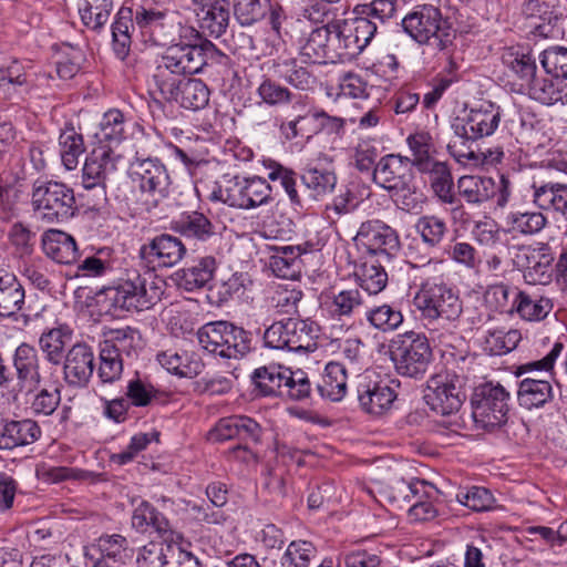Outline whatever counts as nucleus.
Instances as JSON below:
<instances>
[{"label":"nucleus","instance_id":"obj_1","mask_svg":"<svg viewBox=\"0 0 567 567\" xmlns=\"http://www.w3.org/2000/svg\"><path fill=\"white\" fill-rule=\"evenodd\" d=\"M224 58L214 43H205L204 48L168 47L152 74L151 94L186 110H202L209 102L210 91L202 80L186 75L198 73Z\"/></svg>","mask_w":567,"mask_h":567},{"label":"nucleus","instance_id":"obj_2","mask_svg":"<svg viewBox=\"0 0 567 567\" xmlns=\"http://www.w3.org/2000/svg\"><path fill=\"white\" fill-rule=\"evenodd\" d=\"M373 182L389 192L394 203L403 210L411 212L419 206L414 174L410 158L399 154H389L380 158L372 173Z\"/></svg>","mask_w":567,"mask_h":567},{"label":"nucleus","instance_id":"obj_3","mask_svg":"<svg viewBox=\"0 0 567 567\" xmlns=\"http://www.w3.org/2000/svg\"><path fill=\"white\" fill-rule=\"evenodd\" d=\"M402 28L419 44L431 45L440 52L447 51L455 40V30L432 4L415 7L402 19Z\"/></svg>","mask_w":567,"mask_h":567},{"label":"nucleus","instance_id":"obj_4","mask_svg":"<svg viewBox=\"0 0 567 567\" xmlns=\"http://www.w3.org/2000/svg\"><path fill=\"white\" fill-rule=\"evenodd\" d=\"M151 271L141 275L137 270H127L125 278L117 285L104 289L103 295L114 308L143 311L161 300L163 290Z\"/></svg>","mask_w":567,"mask_h":567},{"label":"nucleus","instance_id":"obj_5","mask_svg":"<svg viewBox=\"0 0 567 567\" xmlns=\"http://www.w3.org/2000/svg\"><path fill=\"white\" fill-rule=\"evenodd\" d=\"M389 351L395 372L414 380H421L433 361L427 337L414 330L396 334L390 341Z\"/></svg>","mask_w":567,"mask_h":567},{"label":"nucleus","instance_id":"obj_6","mask_svg":"<svg viewBox=\"0 0 567 567\" xmlns=\"http://www.w3.org/2000/svg\"><path fill=\"white\" fill-rule=\"evenodd\" d=\"M202 348L225 359H240L251 350L249 332L227 321L204 324L196 333Z\"/></svg>","mask_w":567,"mask_h":567},{"label":"nucleus","instance_id":"obj_7","mask_svg":"<svg viewBox=\"0 0 567 567\" xmlns=\"http://www.w3.org/2000/svg\"><path fill=\"white\" fill-rule=\"evenodd\" d=\"M34 214L42 221L63 223L76 212L73 189L60 182H37L32 189Z\"/></svg>","mask_w":567,"mask_h":567},{"label":"nucleus","instance_id":"obj_8","mask_svg":"<svg viewBox=\"0 0 567 567\" xmlns=\"http://www.w3.org/2000/svg\"><path fill=\"white\" fill-rule=\"evenodd\" d=\"M509 392L499 383L486 382L475 388L472 416L477 429L493 431L507 422Z\"/></svg>","mask_w":567,"mask_h":567},{"label":"nucleus","instance_id":"obj_9","mask_svg":"<svg viewBox=\"0 0 567 567\" xmlns=\"http://www.w3.org/2000/svg\"><path fill=\"white\" fill-rule=\"evenodd\" d=\"M317 339L318 327L315 322L295 318L274 322L264 333L267 347L292 352H313L318 347Z\"/></svg>","mask_w":567,"mask_h":567},{"label":"nucleus","instance_id":"obj_10","mask_svg":"<svg viewBox=\"0 0 567 567\" xmlns=\"http://www.w3.org/2000/svg\"><path fill=\"white\" fill-rule=\"evenodd\" d=\"M465 381L464 375L451 370L432 375L426 382V404L442 415L456 413L466 399Z\"/></svg>","mask_w":567,"mask_h":567},{"label":"nucleus","instance_id":"obj_11","mask_svg":"<svg viewBox=\"0 0 567 567\" xmlns=\"http://www.w3.org/2000/svg\"><path fill=\"white\" fill-rule=\"evenodd\" d=\"M414 306L429 320H456L462 313L457 292L445 284H422L414 297Z\"/></svg>","mask_w":567,"mask_h":567},{"label":"nucleus","instance_id":"obj_12","mask_svg":"<svg viewBox=\"0 0 567 567\" xmlns=\"http://www.w3.org/2000/svg\"><path fill=\"white\" fill-rule=\"evenodd\" d=\"M128 176L142 194L154 198V203L168 196L171 177L159 158L135 157L130 164Z\"/></svg>","mask_w":567,"mask_h":567},{"label":"nucleus","instance_id":"obj_13","mask_svg":"<svg viewBox=\"0 0 567 567\" xmlns=\"http://www.w3.org/2000/svg\"><path fill=\"white\" fill-rule=\"evenodd\" d=\"M137 567H200L199 560L183 547V537L150 542L140 549Z\"/></svg>","mask_w":567,"mask_h":567},{"label":"nucleus","instance_id":"obj_14","mask_svg":"<svg viewBox=\"0 0 567 567\" xmlns=\"http://www.w3.org/2000/svg\"><path fill=\"white\" fill-rule=\"evenodd\" d=\"M353 240L357 246L365 248L370 255L380 256L388 261L401 248L398 231L380 219L363 221Z\"/></svg>","mask_w":567,"mask_h":567},{"label":"nucleus","instance_id":"obj_15","mask_svg":"<svg viewBox=\"0 0 567 567\" xmlns=\"http://www.w3.org/2000/svg\"><path fill=\"white\" fill-rule=\"evenodd\" d=\"M398 380H371L362 378L357 386L360 408L372 416H382L391 411L398 398Z\"/></svg>","mask_w":567,"mask_h":567},{"label":"nucleus","instance_id":"obj_16","mask_svg":"<svg viewBox=\"0 0 567 567\" xmlns=\"http://www.w3.org/2000/svg\"><path fill=\"white\" fill-rule=\"evenodd\" d=\"M186 246L181 238L161 234L140 248V258L148 270L177 265L186 255Z\"/></svg>","mask_w":567,"mask_h":567},{"label":"nucleus","instance_id":"obj_17","mask_svg":"<svg viewBox=\"0 0 567 567\" xmlns=\"http://www.w3.org/2000/svg\"><path fill=\"white\" fill-rule=\"evenodd\" d=\"M501 121L499 107L492 103H484L480 107L464 110L463 114L455 117L452 128L470 138H482L492 135Z\"/></svg>","mask_w":567,"mask_h":567},{"label":"nucleus","instance_id":"obj_18","mask_svg":"<svg viewBox=\"0 0 567 567\" xmlns=\"http://www.w3.org/2000/svg\"><path fill=\"white\" fill-rule=\"evenodd\" d=\"M63 380L71 388H86L95 369V354L85 342L74 343L63 360Z\"/></svg>","mask_w":567,"mask_h":567},{"label":"nucleus","instance_id":"obj_19","mask_svg":"<svg viewBox=\"0 0 567 567\" xmlns=\"http://www.w3.org/2000/svg\"><path fill=\"white\" fill-rule=\"evenodd\" d=\"M117 156L110 145L95 146L87 155L82 174L86 189H97L105 197V179L116 171Z\"/></svg>","mask_w":567,"mask_h":567},{"label":"nucleus","instance_id":"obj_20","mask_svg":"<svg viewBox=\"0 0 567 567\" xmlns=\"http://www.w3.org/2000/svg\"><path fill=\"white\" fill-rule=\"evenodd\" d=\"M134 23L144 37L155 45H166L175 41V23L164 11L140 8L135 12Z\"/></svg>","mask_w":567,"mask_h":567},{"label":"nucleus","instance_id":"obj_21","mask_svg":"<svg viewBox=\"0 0 567 567\" xmlns=\"http://www.w3.org/2000/svg\"><path fill=\"white\" fill-rule=\"evenodd\" d=\"M13 365L18 379L23 382L30 381L35 388L49 383L55 377L52 367L40 364L37 350L28 343H22L16 349Z\"/></svg>","mask_w":567,"mask_h":567},{"label":"nucleus","instance_id":"obj_22","mask_svg":"<svg viewBox=\"0 0 567 567\" xmlns=\"http://www.w3.org/2000/svg\"><path fill=\"white\" fill-rule=\"evenodd\" d=\"M171 228L196 245L209 243L219 236L218 225L197 210L181 214L172 221Z\"/></svg>","mask_w":567,"mask_h":567},{"label":"nucleus","instance_id":"obj_23","mask_svg":"<svg viewBox=\"0 0 567 567\" xmlns=\"http://www.w3.org/2000/svg\"><path fill=\"white\" fill-rule=\"evenodd\" d=\"M553 308L550 298L518 289L514 292L511 310L524 321L538 322L546 319Z\"/></svg>","mask_w":567,"mask_h":567},{"label":"nucleus","instance_id":"obj_24","mask_svg":"<svg viewBox=\"0 0 567 567\" xmlns=\"http://www.w3.org/2000/svg\"><path fill=\"white\" fill-rule=\"evenodd\" d=\"M298 29L295 42L299 47L300 54L311 63L326 62V45L328 43V23L305 32V22L300 19L295 21Z\"/></svg>","mask_w":567,"mask_h":567},{"label":"nucleus","instance_id":"obj_25","mask_svg":"<svg viewBox=\"0 0 567 567\" xmlns=\"http://www.w3.org/2000/svg\"><path fill=\"white\" fill-rule=\"evenodd\" d=\"M39 424L31 419L4 421L0 429V450H13L34 443L41 436Z\"/></svg>","mask_w":567,"mask_h":567},{"label":"nucleus","instance_id":"obj_26","mask_svg":"<svg viewBox=\"0 0 567 567\" xmlns=\"http://www.w3.org/2000/svg\"><path fill=\"white\" fill-rule=\"evenodd\" d=\"M132 526L146 532L152 527L161 537L159 542L181 539L182 535L171 527L168 519L147 502H142L133 512Z\"/></svg>","mask_w":567,"mask_h":567},{"label":"nucleus","instance_id":"obj_27","mask_svg":"<svg viewBox=\"0 0 567 567\" xmlns=\"http://www.w3.org/2000/svg\"><path fill=\"white\" fill-rule=\"evenodd\" d=\"M42 249L47 257L59 264L71 265L79 259L74 238L62 230H47L42 236Z\"/></svg>","mask_w":567,"mask_h":567},{"label":"nucleus","instance_id":"obj_28","mask_svg":"<svg viewBox=\"0 0 567 567\" xmlns=\"http://www.w3.org/2000/svg\"><path fill=\"white\" fill-rule=\"evenodd\" d=\"M73 331L66 324H59L44 331L39 339L40 350L43 352L45 360L56 372L65 355V347L72 339Z\"/></svg>","mask_w":567,"mask_h":567},{"label":"nucleus","instance_id":"obj_29","mask_svg":"<svg viewBox=\"0 0 567 567\" xmlns=\"http://www.w3.org/2000/svg\"><path fill=\"white\" fill-rule=\"evenodd\" d=\"M216 269L217 262L213 256L202 257L175 274L177 285L186 291L204 288L213 280Z\"/></svg>","mask_w":567,"mask_h":567},{"label":"nucleus","instance_id":"obj_30","mask_svg":"<svg viewBox=\"0 0 567 567\" xmlns=\"http://www.w3.org/2000/svg\"><path fill=\"white\" fill-rule=\"evenodd\" d=\"M533 203L540 209L567 217V185L560 183L533 184Z\"/></svg>","mask_w":567,"mask_h":567},{"label":"nucleus","instance_id":"obj_31","mask_svg":"<svg viewBox=\"0 0 567 567\" xmlns=\"http://www.w3.org/2000/svg\"><path fill=\"white\" fill-rule=\"evenodd\" d=\"M348 368L344 362L331 361L324 368V374L317 390L321 398L332 402L341 401L347 394Z\"/></svg>","mask_w":567,"mask_h":567},{"label":"nucleus","instance_id":"obj_32","mask_svg":"<svg viewBox=\"0 0 567 567\" xmlns=\"http://www.w3.org/2000/svg\"><path fill=\"white\" fill-rule=\"evenodd\" d=\"M457 190L467 204L482 205L496 194V183L492 177L465 175L457 181Z\"/></svg>","mask_w":567,"mask_h":567},{"label":"nucleus","instance_id":"obj_33","mask_svg":"<svg viewBox=\"0 0 567 567\" xmlns=\"http://www.w3.org/2000/svg\"><path fill=\"white\" fill-rule=\"evenodd\" d=\"M104 341L101 348L110 350L114 354L122 358L123 354L131 357L136 353L137 348L141 346V333L137 329L130 326L106 329L103 331Z\"/></svg>","mask_w":567,"mask_h":567},{"label":"nucleus","instance_id":"obj_34","mask_svg":"<svg viewBox=\"0 0 567 567\" xmlns=\"http://www.w3.org/2000/svg\"><path fill=\"white\" fill-rule=\"evenodd\" d=\"M517 398L525 409L542 408L553 400V385L548 380L525 378L519 382Z\"/></svg>","mask_w":567,"mask_h":567},{"label":"nucleus","instance_id":"obj_35","mask_svg":"<svg viewBox=\"0 0 567 567\" xmlns=\"http://www.w3.org/2000/svg\"><path fill=\"white\" fill-rule=\"evenodd\" d=\"M527 86L530 97L542 104H567V82L559 78L547 79L536 75Z\"/></svg>","mask_w":567,"mask_h":567},{"label":"nucleus","instance_id":"obj_36","mask_svg":"<svg viewBox=\"0 0 567 567\" xmlns=\"http://www.w3.org/2000/svg\"><path fill=\"white\" fill-rule=\"evenodd\" d=\"M409 150L411 152L410 166L415 167L419 172L429 171L430 165L437 161L434 158L436 153L433 137L427 132H416L406 138Z\"/></svg>","mask_w":567,"mask_h":567},{"label":"nucleus","instance_id":"obj_37","mask_svg":"<svg viewBox=\"0 0 567 567\" xmlns=\"http://www.w3.org/2000/svg\"><path fill=\"white\" fill-rule=\"evenodd\" d=\"M24 288L14 275H0V317H11L24 305Z\"/></svg>","mask_w":567,"mask_h":567},{"label":"nucleus","instance_id":"obj_38","mask_svg":"<svg viewBox=\"0 0 567 567\" xmlns=\"http://www.w3.org/2000/svg\"><path fill=\"white\" fill-rule=\"evenodd\" d=\"M505 225L509 231L532 236L545 228L547 218L540 210L512 209L505 217Z\"/></svg>","mask_w":567,"mask_h":567},{"label":"nucleus","instance_id":"obj_39","mask_svg":"<svg viewBox=\"0 0 567 567\" xmlns=\"http://www.w3.org/2000/svg\"><path fill=\"white\" fill-rule=\"evenodd\" d=\"M301 181L310 192V196L313 199H318L334 189L337 184V175L330 168L309 164L303 169Z\"/></svg>","mask_w":567,"mask_h":567},{"label":"nucleus","instance_id":"obj_40","mask_svg":"<svg viewBox=\"0 0 567 567\" xmlns=\"http://www.w3.org/2000/svg\"><path fill=\"white\" fill-rule=\"evenodd\" d=\"M134 28L131 9L122 8L112 24V49L116 58L124 61L131 51V29Z\"/></svg>","mask_w":567,"mask_h":567},{"label":"nucleus","instance_id":"obj_41","mask_svg":"<svg viewBox=\"0 0 567 567\" xmlns=\"http://www.w3.org/2000/svg\"><path fill=\"white\" fill-rule=\"evenodd\" d=\"M420 173L429 174L431 188L443 204L453 205L458 202L453 192V177L446 163L436 162L430 165L429 171Z\"/></svg>","mask_w":567,"mask_h":567},{"label":"nucleus","instance_id":"obj_42","mask_svg":"<svg viewBox=\"0 0 567 567\" xmlns=\"http://www.w3.org/2000/svg\"><path fill=\"white\" fill-rule=\"evenodd\" d=\"M126 136V121L125 115L117 109H111L105 112L99 123V130L95 132V137L99 140L100 145L103 143L118 145Z\"/></svg>","mask_w":567,"mask_h":567},{"label":"nucleus","instance_id":"obj_43","mask_svg":"<svg viewBox=\"0 0 567 567\" xmlns=\"http://www.w3.org/2000/svg\"><path fill=\"white\" fill-rule=\"evenodd\" d=\"M272 272L284 279H295L300 274V254L293 246L276 247L269 258Z\"/></svg>","mask_w":567,"mask_h":567},{"label":"nucleus","instance_id":"obj_44","mask_svg":"<svg viewBox=\"0 0 567 567\" xmlns=\"http://www.w3.org/2000/svg\"><path fill=\"white\" fill-rule=\"evenodd\" d=\"M520 340L522 333L517 329L493 327L486 330L484 349L491 355H502L516 349Z\"/></svg>","mask_w":567,"mask_h":567},{"label":"nucleus","instance_id":"obj_45","mask_svg":"<svg viewBox=\"0 0 567 567\" xmlns=\"http://www.w3.org/2000/svg\"><path fill=\"white\" fill-rule=\"evenodd\" d=\"M60 155L68 171L76 168L80 156L85 152L82 134L73 126L65 127L59 137Z\"/></svg>","mask_w":567,"mask_h":567},{"label":"nucleus","instance_id":"obj_46","mask_svg":"<svg viewBox=\"0 0 567 567\" xmlns=\"http://www.w3.org/2000/svg\"><path fill=\"white\" fill-rule=\"evenodd\" d=\"M212 202H220L231 208L243 209L245 199L243 196V177L225 176L224 179L216 184L208 196Z\"/></svg>","mask_w":567,"mask_h":567},{"label":"nucleus","instance_id":"obj_47","mask_svg":"<svg viewBox=\"0 0 567 567\" xmlns=\"http://www.w3.org/2000/svg\"><path fill=\"white\" fill-rule=\"evenodd\" d=\"M285 379L281 383L280 395L292 401H303L310 398L312 386L308 374L298 369L292 371L285 368Z\"/></svg>","mask_w":567,"mask_h":567},{"label":"nucleus","instance_id":"obj_48","mask_svg":"<svg viewBox=\"0 0 567 567\" xmlns=\"http://www.w3.org/2000/svg\"><path fill=\"white\" fill-rule=\"evenodd\" d=\"M355 280L369 295L380 293L388 285V274L383 266L364 261L355 271Z\"/></svg>","mask_w":567,"mask_h":567},{"label":"nucleus","instance_id":"obj_49","mask_svg":"<svg viewBox=\"0 0 567 567\" xmlns=\"http://www.w3.org/2000/svg\"><path fill=\"white\" fill-rule=\"evenodd\" d=\"M365 319L372 328L383 333L393 332L403 323L402 312L388 303L369 309Z\"/></svg>","mask_w":567,"mask_h":567},{"label":"nucleus","instance_id":"obj_50","mask_svg":"<svg viewBox=\"0 0 567 567\" xmlns=\"http://www.w3.org/2000/svg\"><path fill=\"white\" fill-rule=\"evenodd\" d=\"M503 64L523 81L526 85L536 76L537 65L535 59L529 53L515 51L513 49L506 50L502 54Z\"/></svg>","mask_w":567,"mask_h":567},{"label":"nucleus","instance_id":"obj_51","mask_svg":"<svg viewBox=\"0 0 567 567\" xmlns=\"http://www.w3.org/2000/svg\"><path fill=\"white\" fill-rule=\"evenodd\" d=\"M272 186L259 176L243 177V209H252L271 200Z\"/></svg>","mask_w":567,"mask_h":567},{"label":"nucleus","instance_id":"obj_52","mask_svg":"<svg viewBox=\"0 0 567 567\" xmlns=\"http://www.w3.org/2000/svg\"><path fill=\"white\" fill-rule=\"evenodd\" d=\"M415 230L427 247L436 248L447 233V225L443 218L436 215H424L417 219Z\"/></svg>","mask_w":567,"mask_h":567},{"label":"nucleus","instance_id":"obj_53","mask_svg":"<svg viewBox=\"0 0 567 567\" xmlns=\"http://www.w3.org/2000/svg\"><path fill=\"white\" fill-rule=\"evenodd\" d=\"M97 548L103 561L110 559L113 563L125 564L133 555L127 539L118 534L101 536L97 539Z\"/></svg>","mask_w":567,"mask_h":567},{"label":"nucleus","instance_id":"obj_54","mask_svg":"<svg viewBox=\"0 0 567 567\" xmlns=\"http://www.w3.org/2000/svg\"><path fill=\"white\" fill-rule=\"evenodd\" d=\"M112 9V0H86L79 12L82 22L87 28L97 31L109 21Z\"/></svg>","mask_w":567,"mask_h":567},{"label":"nucleus","instance_id":"obj_55","mask_svg":"<svg viewBox=\"0 0 567 567\" xmlns=\"http://www.w3.org/2000/svg\"><path fill=\"white\" fill-rule=\"evenodd\" d=\"M285 368L272 364L255 370L252 380L260 393L264 395H280L281 383L286 380L284 375Z\"/></svg>","mask_w":567,"mask_h":567},{"label":"nucleus","instance_id":"obj_56","mask_svg":"<svg viewBox=\"0 0 567 567\" xmlns=\"http://www.w3.org/2000/svg\"><path fill=\"white\" fill-rule=\"evenodd\" d=\"M45 383L42 388L33 389L30 409L34 415H51L61 402L60 389L56 384Z\"/></svg>","mask_w":567,"mask_h":567},{"label":"nucleus","instance_id":"obj_57","mask_svg":"<svg viewBox=\"0 0 567 567\" xmlns=\"http://www.w3.org/2000/svg\"><path fill=\"white\" fill-rule=\"evenodd\" d=\"M267 9L268 23L277 38L281 39L282 41H286V38L295 40L298 29L295 24V21L289 19L284 7L278 2H269Z\"/></svg>","mask_w":567,"mask_h":567},{"label":"nucleus","instance_id":"obj_58","mask_svg":"<svg viewBox=\"0 0 567 567\" xmlns=\"http://www.w3.org/2000/svg\"><path fill=\"white\" fill-rule=\"evenodd\" d=\"M419 486H424V482H405L402 478H392L388 485L382 488V494L391 504H398L400 507L409 504L411 498L419 492Z\"/></svg>","mask_w":567,"mask_h":567},{"label":"nucleus","instance_id":"obj_59","mask_svg":"<svg viewBox=\"0 0 567 567\" xmlns=\"http://www.w3.org/2000/svg\"><path fill=\"white\" fill-rule=\"evenodd\" d=\"M475 141V138H470V136L454 133V136L447 144V151L457 163L477 166L481 164V154L473 148Z\"/></svg>","mask_w":567,"mask_h":567},{"label":"nucleus","instance_id":"obj_60","mask_svg":"<svg viewBox=\"0 0 567 567\" xmlns=\"http://www.w3.org/2000/svg\"><path fill=\"white\" fill-rule=\"evenodd\" d=\"M533 267L523 270V277L529 285H548L553 279L555 255L548 246Z\"/></svg>","mask_w":567,"mask_h":567},{"label":"nucleus","instance_id":"obj_61","mask_svg":"<svg viewBox=\"0 0 567 567\" xmlns=\"http://www.w3.org/2000/svg\"><path fill=\"white\" fill-rule=\"evenodd\" d=\"M316 553L312 543L293 540L288 545L281 558V565L282 567H308Z\"/></svg>","mask_w":567,"mask_h":567},{"label":"nucleus","instance_id":"obj_62","mask_svg":"<svg viewBox=\"0 0 567 567\" xmlns=\"http://www.w3.org/2000/svg\"><path fill=\"white\" fill-rule=\"evenodd\" d=\"M260 100L270 105L278 106L292 102L295 94L286 86L280 85L270 78H265L257 87Z\"/></svg>","mask_w":567,"mask_h":567},{"label":"nucleus","instance_id":"obj_63","mask_svg":"<svg viewBox=\"0 0 567 567\" xmlns=\"http://www.w3.org/2000/svg\"><path fill=\"white\" fill-rule=\"evenodd\" d=\"M227 7L228 4L221 6L218 3L202 10L204 16L200 19V27L215 38L225 33L228 27L229 11Z\"/></svg>","mask_w":567,"mask_h":567},{"label":"nucleus","instance_id":"obj_64","mask_svg":"<svg viewBox=\"0 0 567 567\" xmlns=\"http://www.w3.org/2000/svg\"><path fill=\"white\" fill-rule=\"evenodd\" d=\"M540 63L546 73L567 82V48L556 45L544 50Z\"/></svg>","mask_w":567,"mask_h":567}]
</instances>
